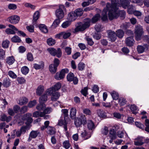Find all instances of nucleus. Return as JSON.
Wrapping results in <instances>:
<instances>
[{
  "label": "nucleus",
  "instance_id": "nucleus-1",
  "mask_svg": "<svg viewBox=\"0 0 149 149\" xmlns=\"http://www.w3.org/2000/svg\"><path fill=\"white\" fill-rule=\"evenodd\" d=\"M117 7L114 4L111 5L109 3H107L106 8H104L102 12L101 19L103 21H106L108 20L107 12L109 11L108 14L109 19L111 20L114 19H116L118 17L117 12Z\"/></svg>",
  "mask_w": 149,
  "mask_h": 149
},
{
  "label": "nucleus",
  "instance_id": "nucleus-2",
  "mask_svg": "<svg viewBox=\"0 0 149 149\" xmlns=\"http://www.w3.org/2000/svg\"><path fill=\"white\" fill-rule=\"evenodd\" d=\"M87 21L82 23L78 22L76 24V27L73 32L76 33L79 31H82L85 30L87 28L89 27L90 25L91 20L88 18H86Z\"/></svg>",
  "mask_w": 149,
  "mask_h": 149
},
{
  "label": "nucleus",
  "instance_id": "nucleus-3",
  "mask_svg": "<svg viewBox=\"0 0 149 149\" xmlns=\"http://www.w3.org/2000/svg\"><path fill=\"white\" fill-rule=\"evenodd\" d=\"M86 120L85 116L83 114L80 115V117L76 118L74 120V123L76 126L80 127L82 124L85 125L86 123Z\"/></svg>",
  "mask_w": 149,
  "mask_h": 149
},
{
  "label": "nucleus",
  "instance_id": "nucleus-4",
  "mask_svg": "<svg viewBox=\"0 0 149 149\" xmlns=\"http://www.w3.org/2000/svg\"><path fill=\"white\" fill-rule=\"evenodd\" d=\"M134 30L135 39L137 41L140 40L143 33V29L142 26L139 25L136 26Z\"/></svg>",
  "mask_w": 149,
  "mask_h": 149
},
{
  "label": "nucleus",
  "instance_id": "nucleus-5",
  "mask_svg": "<svg viewBox=\"0 0 149 149\" xmlns=\"http://www.w3.org/2000/svg\"><path fill=\"white\" fill-rule=\"evenodd\" d=\"M47 51L52 56H56L59 58L62 56V52L60 48H58L57 49L53 48H49L47 49Z\"/></svg>",
  "mask_w": 149,
  "mask_h": 149
},
{
  "label": "nucleus",
  "instance_id": "nucleus-6",
  "mask_svg": "<svg viewBox=\"0 0 149 149\" xmlns=\"http://www.w3.org/2000/svg\"><path fill=\"white\" fill-rule=\"evenodd\" d=\"M69 72L67 68L62 69L59 73L57 72L54 76L55 78L57 80L63 79L65 76V74Z\"/></svg>",
  "mask_w": 149,
  "mask_h": 149
},
{
  "label": "nucleus",
  "instance_id": "nucleus-7",
  "mask_svg": "<svg viewBox=\"0 0 149 149\" xmlns=\"http://www.w3.org/2000/svg\"><path fill=\"white\" fill-rule=\"evenodd\" d=\"M68 121L67 120H64L63 117H61L59 120L58 123V125L60 126H63L64 130L66 131V134L68 133V132L67 131L68 130L67 124L68 123Z\"/></svg>",
  "mask_w": 149,
  "mask_h": 149
},
{
  "label": "nucleus",
  "instance_id": "nucleus-8",
  "mask_svg": "<svg viewBox=\"0 0 149 149\" xmlns=\"http://www.w3.org/2000/svg\"><path fill=\"white\" fill-rule=\"evenodd\" d=\"M67 80L70 82L73 81V84L76 85L78 84V79L76 77H75L73 73L70 72L67 76Z\"/></svg>",
  "mask_w": 149,
  "mask_h": 149
},
{
  "label": "nucleus",
  "instance_id": "nucleus-9",
  "mask_svg": "<svg viewBox=\"0 0 149 149\" xmlns=\"http://www.w3.org/2000/svg\"><path fill=\"white\" fill-rule=\"evenodd\" d=\"M145 140V139L143 137H138L134 141V144L136 146H141L145 142L148 143L149 142V139H146V141Z\"/></svg>",
  "mask_w": 149,
  "mask_h": 149
},
{
  "label": "nucleus",
  "instance_id": "nucleus-10",
  "mask_svg": "<svg viewBox=\"0 0 149 149\" xmlns=\"http://www.w3.org/2000/svg\"><path fill=\"white\" fill-rule=\"evenodd\" d=\"M8 26L10 28H7L5 30V32L7 34H15V31H18V29L13 25L9 24Z\"/></svg>",
  "mask_w": 149,
  "mask_h": 149
},
{
  "label": "nucleus",
  "instance_id": "nucleus-11",
  "mask_svg": "<svg viewBox=\"0 0 149 149\" xmlns=\"http://www.w3.org/2000/svg\"><path fill=\"white\" fill-rule=\"evenodd\" d=\"M20 18L17 15H12L8 18V20L13 24H16L18 23L19 21Z\"/></svg>",
  "mask_w": 149,
  "mask_h": 149
},
{
  "label": "nucleus",
  "instance_id": "nucleus-12",
  "mask_svg": "<svg viewBox=\"0 0 149 149\" xmlns=\"http://www.w3.org/2000/svg\"><path fill=\"white\" fill-rule=\"evenodd\" d=\"M148 46L147 44H144L143 46L138 45L137 47V50L139 53H142L148 51Z\"/></svg>",
  "mask_w": 149,
  "mask_h": 149
},
{
  "label": "nucleus",
  "instance_id": "nucleus-13",
  "mask_svg": "<svg viewBox=\"0 0 149 149\" xmlns=\"http://www.w3.org/2000/svg\"><path fill=\"white\" fill-rule=\"evenodd\" d=\"M111 4V5H113V6L114 5V4H115L117 7V10L118 9V6H119V5L121 4L122 6L124 8H126L128 5L127 3L124 1H121V0H117V1H116V2H115L113 3H112ZM117 12L118 11H117Z\"/></svg>",
  "mask_w": 149,
  "mask_h": 149
},
{
  "label": "nucleus",
  "instance_id": "nucleus-14",
  "mask_svg": "<svg viewBox=\"0 0 149 149\" xmlns=\"http://www.w3.org/2000/svg\"><path fill=\"white\" fill-rule=\"evenodd\" d=\"M108 37L110 41L114 42L117 38L116 33L114 31L110 30L108 33Z\"/></svg>",
  "mask_w": 149,
  "mask_h": 149
},
{
  "label": "nucleus",
  "instance_id": "nucleus-15",
  "mask_svg": "<svg viewBox=\"0 0 149 149\" xmlns=\"http://www.w3.org/2000/svg\"><path fill=\"white\" fill-rule=\"evenodd\" d=\"M40 133L39 131H32L29 134L28 141H30L32 139L36 138Z\"/></svg>",
  "mask_w": 149,
  "mask_h": 149
},
{
  "label": "nucleus",
  "instance_id": "nucleus-16",
  "mask_svg": "<svg viewBox=\"0 0 149 149\" xmlns=\"http://www.w3.org/2000/svg\"><path fill=\"white\" fill-rule=\"evenodd\" d=\"M134 41L132 36L127 37L125 40V43L126 45L129 47L133 46L134 44Z\"/></svg>",
  "mask_w": 149,
  "mask_h": 149
},
{
  "label": "nucleus",
  "instance_id": "nucleus-17",
  "mask_svg": "<svg viewBox=\"0 0 149 149\" xmlns=\"http://www.w3.org/2000/svg\"><path fill=\"white\" fill-rule=\"evenodd\" d=\"M12 119V118L10 116H7L6 115L3 113L1 116L0 120L2 121H6L7 122H10Z\"/></svg>",
  "mask_w": 149,
  "mask_h": 149
},
{
  "label": "nucleus",
  "instance_id": "nucleus-18",
  "mask_svg": "<svg viewBox=\"0 0 149 149\" xmlns=\"http://www.w3.org/2000/svg\"><path fill=\"white\" fill-rule=\"evenodd\" d=\"M74 12H72L68 15V19L71 22L74 21L77 18Z\"/></svg>",
  "mask_w": 149,
  "mask_h": 149
},
{
  "label": "nucleus",
  "instance_id": "nucleus-19",
  "mask_svg": "<svg viewBox=\"0 0 149 149\" xmlns=\"http://www.w3.org/2000/svg\"><path fill=\"white\" fill-rule=\"evenodd\" d=\"M15 61L14 57L13 56L7 57L6 59V62L9 65H11L14 63Z\"/></svg>",
  "mask_w": 149,
  "mask_h": 149
},
{
  "label": "nucleus",
  "instance_id": "nucleus-20",
  "mask_svg": "<svg viewBox=\"0 0 149 149\" xmlns=\"http://www.w3.org/2000/svg\"><path fill=\"white\" fill-rule=\"evenodd\" d=\"M32 114L31 113H28L24 116V119L26 120L28 123H31L33 121L32 118L31 117Z\"/></svg>",
  "mask_w": 149,
  "mask_h": 149
},
{
  "label": "nucleus",
  "instance_id": "nucleus-21",
  "mask_svg": "<svg viewBox=\"0 0 149 149\" xmlns=\"http://www.w3.org/2000/svg\"><path fill=\"white\" fill-rule=\"evenodd\" d=\"M77 113V110L75 108L72 107L70 109V116L72 119H74L76 116Z\"/></svg>",
  "mask_w": 149,
  "mask_h": 149
},
{
  "label": "nucleus",
  "instance_id": "nucleus-22",
  "mask_svg": "<svg viewBox=\"0 0 149 149\" xmlns=\"http://www.w3.org/2000/svg\"><path fill=\"white\" fill-rule=\"evenodd\" d=\"M44 66V62L41 61L39 64L35 63L33 64V67L36 70H38L43 68Z\"/></svg>",
  "mask_w": 149,
  "mask_h": 149
},
{
  "label": "nucleus",
  "instance_id": "nucleus-23",
  "mask_svg": "<svg viewBox=\"0 0 149 149\" xmlns=\"http://www.w3.org/2000/svg\"><path fill=\"white\" fill-rule=\"evenodd\" d=\"M40 31L44 33H46L48 32L47 26L44 24H40L38 26Z\"/></svg>",
  "mask_w": 149,
  "mask_h": 149
},
{
  "label": "nucleus",
  "instance_id": "nucleus-24",
  "mask_svg": "<svg viewBox=\"0 0 149 149\" xmlns=\"http://www.w3.org/2000/svg\"><path fill=\"white\" fill-rule=\"evenodd\" d=\"M46 107L45 104L43 103H40L36 107V109L38 111L44 110Z\"/></svg>",
  "mask_w": 149,
  "mask_h": 149
},
{
  "label": "nucleus",
  "instance_id": "nucleus-25",
  "mask_svg": "<svg viewBox=\"0 0 149 149\" xmlns=\"http://www.w3.org/2000/svg\"><path fill=\"white\" fill-rule=\"evenodd\" d=\"M60 96V94L58 92H55L51 97V100L53 101H56Z\"/></svg>",
  "mask_w": 149,
  "mask_h": 149
},
{
  "label": "nucleus",
  "instance_id": "nucleus-26",
  "mask_svg": "<svg viewBox=\"0 0 149 149\" xmlns=\"http://www.w3.org/2000/svg\"><path fill=\"white\" fill-rule=\"evenodd\" d=\"M81 136L82 137L84 138V140H86L91 137V134H88L85 130H84L81 133Z\"/></svg>",
  "mask_w": 149,
  "mask_h": 149
},
{
  "label": "nucleus",
  "instance_id": "nucleus-27",
  "mask_svg": "<svg viewBox=\"0 0 149 149\" xmlns=\"http://www.w3.org/2000/svg\"><path fill=\"white\" fill-rule=\"evenodd\" d=\"M60 10L57 9L56 12V15L58 18L61 19L63 17L64 13L63 10Z\"/></svg>",
  "mask_w": 149,
  "mask_h": 149
},
{
  "label": "nucleus",
  "instance_id": "nucleus-28",
  "mask_svg": "<svg viewBox=\"0 0 149 149\" xmlns=\"http://www.w3.org/2000/svg\"><path fill=\"white\" fill-rule=\"evenodd\" d=\"M87 127L88 129L90 130H92L95 128V124L91 120L88 121Z\"/></svg>",
  "mask_w": 149,
  "mask_h": 149
},
{
  "label": "nucleus",
  "instance_id": "nucleus-29",
  "mask_svg": "<svg viewBox=\"0 0 149 149\" xmlns=\"http://www.w3.org/2000/svg\"><path fill=\"white\" fill-rule=\"evenodd\" d=\"M52 111V109L50 107H47L45 109L44 111L41 113V116H44L46 114H49Z\"/></svg>",
  "mask_w": 149,
  "mask_h": 149
},
{
  "label": "nucleus",
  "instance_id": "nucleus-30",
  "mask_svg": "<svg viewBox=\"0 0 149 149\" xmlns=\"http://www.w3.org/2000/svg\"><path fill=\"white\" fill-rule=\"evenodd\" d=\"M74 12L75 13V15L77 17L81 16L83 13V9L80 8L76 9Z\"/></svg>",
  "mask_w": 149,
  "mask_h": 149
},
{
  "label": "nucleus",
  "instance_id": "nucleus-31",
  "mask_svg": "<svg viewBox=\"0 0 149 149\" xmlns=\"http://www.w3.org/2000/svg\"><path fill=\"white\" fill-rule=\"evenodd\" d=\"M10 83L9 79L6 78L3 79L2 84L4 87L7 88L10 85Z\"/></svg>",
  "mask_w": 149,
  "mask_h": 149
},
{
  "label": "nucleus",
  "instance_id": "nucleus-32",
  "mask_svg": "<svg viewBox=\"0 0 149 149\" xmlns=\"http://www.w3.org/2000/svg\"><path fill=\"white\" fill-rule=\"evenodd\" d=\"M47 95L46 94H44L41 96L39 99V102L40 103H44L47 100Z\"/></svg>",
  "mask_w": 149,
  "mask_h": 149
},
{
  "label": "nucleus",
  "instance_id": "nucleus-33",
  "mask_svg": "<svg viewBox=\"0 0 149 149\" xmlns=\"http://www.w3.org/2000/svg\"><path fill=\"white\" fill-rule=\"evenodd\" d=\"M47 133L50 135H53L56 133L55 128L49 126L47 128Z\"/></svg>",
  "mask_w": 149,
  "mask_h": 149
},
{
  "label": "nucleus",
  "instance_id": "nucleus-34",
  "mask_svg": "<svg viewBox=\"0 0 149 149\" xmlns=\"http://www.w3.org/2000/svg\"><path fill=\"white\" fill-rule=\"evenodd\" d=\"M49 70L52 73L54 74L57 71V68L55 67L52 64L49 65Z\"/></svg>",
  "mask_w": 149,
  "mask_h": 149
},
{
  "label": "nucleus",
  "instance_id": "nucleus-35",
  "mask_svg": "<svg viewBox=\"0 0 149 149\" xmlns=\"http://www.w3.org/2000/svg\"><path fill=\"white\" fill-rule=\"evenodd\" d=\"M44 90V87L42 86H39L37 89L36 94L37 95H40Z\"/></svg>",
  "mask_w": 149,
  "mask_h": 149
},
{
  "label": "nucleus",
  "instance_id": "nucleus-36",
  "mask_svg": "<svg viewBox=\"0 0 149 149\" xmlns=\"http://www.w3.org/2000/svg\"><path fill=\"white\" fill-rule=\"evenodd\" d=\"M97 113L98 116L101 118H104L106 117L105 112L100 109L97 110Z\"/></svg>",
  "mask_w": 149,
  "mask_h": 149
},
{
  "label": "nucleus",
  "instance_id": "nucleus-37",
  "mask_svg": "<svg viewBox=\"0 0 149 149\" xmlns=\"http://www.w3.org/2000/svg\"><path fill=\"white\" fill-rule=\"evenodd\" d=\"M10 42L7 40L3 41L1 44L2 47L4 49L7 48L9 46Z\"/></svg>",
  "mask_w": 149,
  "mask_h": 149
},
{
  "label": "nucleus",
  "instance_id": "nucleus-38",
  "mask_svg": "<svg viewBox=\"0 0 149 149\" xmlns=\"http://www.w3.org/2000/svg\"><path fill=\"white\" fill-rule=\"evenodd\" d=\"M28 101V99L25 97H22L19 100V104L20 105H23L24 104H26Z\"/></svg>",
  "mask_w": 149,
  "mask_h": 149
},
{
  "label": "nucleus",
  "instance_id": "nucleus-39",
  "mask_svg": "<svg viewBox=\"0 0 149 149\" xmlns=\"http://www.w3.org/2000/svg\"><path fill=\"white\" fill-rule=\"evenodd\" d=\"M111 94L114 100H116L119 97V95L118 93L113 91L111 93Z\"/></svg>",
  "mask_w": 149,
  "mask_h": 149
},
{
  "label": "nucleus",
  "instance_id": "nucleus-40",
  "mask_svg": "<svg viewBox=\"0 0 149 149\" xmlns=\"http://www.w3.org/2000/svg\"><path fill=\"white\" fill-rule=\"evenodd\" d=\"M11 41L14 42H20L21 41L20 38L17 36L15 35L11 38Z\"/></svg>",
  "mask_w": 149,
  "mask_h": 149
},
{
  "label": "nucleus",
  "instance_id": "nucleus-41",
  "mask_svg": "<svg viewBox=\"0 0 149 149\" xmlns=\"http://www.w3.org/2000/svg\"><path fill=\"white\" fill-rule=\"evenodd\" d=\"M116 32V37L117 36L120 38H121L123 36L124 33L122 30L119 29Z\"/></svg>",
  "mask_w": 149,
  "mask_h": 149
},
{
  "label": "nucleus",
  "instance_id": "nucleus-42",
  "mask_svg": "<svg viewBox=\"0 0 149 149\" xmlns=\"http://www.w3.org/2000/svg\"><path fill=\"white\" fill-rule=\"evenodd\" d=\"M40 16V12L38 11H36L33 15V21L35 22H36L39 19Z\"/></svg>",
  "mask_w": 149,
  "mask_h": 149
},
{
  "label": "nucleus",
  "instance_id": "nucleus-43",
  "mask_svg": "<svg viewBox=\"0 0 149 149\" xmlns=\"http://www.w3.org/2000/svg\"><path fill=\"white\" fill-rule=\"evenodd\" d=\"M109 137L111 139H115L116 137V132L113 130H111L109 131Z\"/></svg>",
  "mask_w": 149,
  "mask_h": 149
},
{
  "label": "nucleus",
  "instance_id": "nucleus-44",
  "mask_svg": "<svg viewBox=\"0 0 149 149\" xmlns=\"http://www.w3.org/2000/svg\"><path fill=\"white\" fill-rule=\"evenodd\" d=\"M21 71L23 74L26 75L28 73L29 69L26 66H23L21 68Z\"/></svg>",
  "mask_w": 149,
  "mask_h": 149
},
{
  "label": "nucleus",
  "instance_id": "nucleus-45",
  "mask_svg": "<svg viewBox=\"0 0 149 149\" xmlns=\"http://www.w3.org/2000/svg\"><path fill=\"white\" fill-rule=\"evenodd\" d=\"M55 92H56L53 87H52L48 89L47 91V93L49 95H52Z\"/></svg>",
  "mask_w": 149,
  "mask_h": 149
},
{
  "label": "nucleus",
  "instance_id": "nucleus-46",
  "mask_svg": "<svg viewBox=\"0 0 149 149\" xmlns=\"http://www.w3.org/2000/svg\"><path fill=\"white\" fill-rule=\"evenodd\" d=\"M100 15L98 14L95 15L92 19L91 22L95 23L97 22L100 18Z\"/></svg>",
  "mask_w": 149,
  "mask_h": 149
},
{
  "label": "nucleus",
  "instance_id": "nucleus-47",
  "mask_svg": "<svg viewBox=\"0 0 149 149\" xmlns=\"http://www.w3.org/2000/svg\"><path fill=\"white\" fill-rule=\"evenodd\" d=\"M130 109L133 113L136 114L137 113V112L135 111L137 109V107L135 105H131L130 107Z\"/></svg>",
  "mask_w": 149,
  "mask_h": 149
},
{
  "label": "nucleus",
  "instance_id": "nucleus-48",
  "mask_svg": "<svg viewBox=\"0 0 149 149\" xmlns=\"http://www.w3.org/2000/svg\"><path fill=\"white\" fill-rule=\"evenodd\" d=\"M63 144V147L66 149L69 148L70 146L69 141L68 140L65 141H64Z\"/></svg>",
  "mask_w": 149,
  "mask_h": 149
},
{
  "label": "nucleus",
  "instance_id": "nucleus-49",
  "mask_svg": "<svg viewBox=\"0 0 149 149\" xmlns=\"http://www.w3.org/2000/svg\"><path fill=\"white\" fill-rule=\"evenodd\" d=\"M36 104V101L35 100H34L29 102L28 104V107L30 108H32Z\"/></svg>",
  "mask_w": 149,
  "mask_h": 149
},
{
  "label": "nucleus",
  "instance_id": "nucleus-50",
  "mask_svg": "<svg viewBox=\"0 0 149 149\" xmlns=\"http://www.w3.org/2000/svg\"><path fill=\"white\" fill-rule=\"evenodd\" d=\"M5 56V51L3 49H0V59H3Z\"/></svg>",
  "mask_w": 149,
  "mask_h": 149
},
{
  "label": "nucleus",
  "instance_id": "nucleus-51",
  "mask_svg": "<svg viewBox=\"0 0 149 149\" xmlns=\"http://www.w3.org/2000/svg\"><path fill=\"white\" fill-rule=\"evenodd\" d=\"M8 75L13 79H15L17 77V75L13 71L10 70L8 73Z\"/></svg>",
  "mask_w": 149,
  "mask_h": 149
},
{
  "label": "nucleus",
  "instance_id": "nucleus-52",
  "mask_svg": "<svg viewBox=\"0 0 149 149\" xmlns=\"http://www.w3.org/2000/svg\"><path fill=\"white\" fill-rule=\"evenodd\" d=\"M47 44L49 46L54 45L55 43V40L52 38H49L47 40Z\"/></svg>",
  "mask_w": 149,
  "mask_h": 149
},
{
  "label": "nucleus",
  "instance_id": "nucleus-53",
  "mask_svg": "<svg viewBox=\"0 0 149 149\" xmlns=\"http://www.w3.org/2000/svg\"><path fill=\"white\" fill-rule=\"evenodd\" d=\"M41 113L42 112H39V111H36L33 112V116L35 117H42L43 116H41Z\"/></svg>",
  "mask_w": 149,
  "mask_h": 149
},
{
  "label": "nucleus",
  "instance_id": "nucleus-54",
  "mask_svg": "<svg viewBox=\"0 0 149 149\" xmlns=\"http://www.w3.org/2000/svg\"><path fill=\"white\" fill-rule=\"evenodd\" d=\"M71 24V22L70 21H66L64 22L62 24L63 28H65L69 26Z\"/></svg>",
  "mask_w": 149,
  "mask_h": 149
},
{
  "label": "nucleus",
  "instance_id": "nucleus-55",
  "mask_svg": "<svg viewBox=\"0 0 149 149\" xmlns=\"http://www.w3.org/2000/svg\"><path fill=\"white\" fill-rule=\"evenodd\" d=\"M126 102V99L123 98H120L119 99V103L121 106L124 105Z\"/></svg>",
  "mask_w": 149,
  "mask_h": 149
},
{
  "label": "nucleus",
  "instance_id": "nucleus-56",
  "mask_svg": "<svg viewBox=\"0 0 149 149\" xmlns=\"http://www.w3.org/2000/svg\"><path fill=\"white\" fill-rule=\"evenodd\" d=\"M61 84L59 82H58L53 87L55 91H57L59 90L61 88Z\"/></svg>",
  "mask_w": 149,
  "mask_h": 149
},
{
  "label": "nucleus",
  "instance_id": "nucleus-57",
  "mask_svg": "<svg viewBox=\"0 0 149 149\" xmlns=\"http://www.w3.org/2000/svg\"><path fill=\"white\" fill-rule=\"evenodd\" d=\"M118 15H119H119L120 17L121 18V19H124L125 17V12L124 10H121L119 11H118Z\"/></svg>",
  "mask_w": 149,
  "mask_h": 149
},
{
  "label": "nucleus",
  "instance_id": "nucleus-58",
  "mask_svg": "<svg viewBox=\"0 0 149 149\" xmlns=\"http://www.w3.org/2000/svg\"><path fill=\"white\" fill-rule=\"evenodd\" d=\"M27 128L28 126L27 125L22 126L20 130L22 134H24L26 132Z\"/></svg>",
  "mask_w": 149,
  "mask_h": 149
},
{
  "label": "nucleus",
  "instance_id": "nucleus-59",
  "mask_svg": "<svg viewBox=\"0 0 149 149\" xmlns=\"http://www.w3.org/2000/svg\"><path fill=\"white\" fill-rule=\"evenodd\" d=\"M26 28L27 30L30 32L33 33L34 31V26L33 25L27 26Z\"/></svg>",
  "mask_w": 149,
  "mask_h": 149
},
{
  "label": "nucleus",
  "instance_id": "nucleus-60",
  "mask_svg": "<svg viewBox=\"0 0 149 149\" xmlns=\"http://www.w3.org/2000/svg\"><path fill=\"white\" fill-rule=\"evenodd\" d=\"M62 36L64 39L68 38L71 35L70 32H62Z\"/></svg>",
  "mask_w": 149,
  "mask_h": 149
},
{
  "label": "nucleus",
  "instance_id": "nucleus-61",
  "mask_svg": "<svg viewBox=\"0 0 149 149\" xmlns=\"http://www.w3.org/2000/svg\"><path fill=\"white\" fill-rule=\"evenodd\" d=\"M85 65L84 63L80 62L78 65V68L79 70H83L85 68Z\"/></svg>",
  "mask_w": 149,
  "mask_h": 149
},
{
  "label": "nucleus",
  "instance_id": "nucleus-62",
  "mask_svg": "<svg viewBox=\"0 0 149 149\" xmlns=\"http://www.w3.org/2000/svg\"><path fill=\"white\" fill-rule=\"evenodd\" d=\"M65 50L67 55H70L72 52V48L71 47H67L65 48Z\"/></svg>",
  "mask_w": 149,
  "mask_h": 149
},
{
  "label": "nucleus",
  "instance_id": "nucleus-63",
  "mask_svg": "<svg viewBox=\"0 0 149 149\" xmlns=\"http://www.w3.org/2000/svg\"><path fill=\"white\" fill-rule=\"evenodd\" d=\"M60 61L57 58H55L54 59L53 61V65H54L55 67H57L58 66L60 63Z\"/></svg>",
  "mask_w": 149,
  "mask_h": 149
},
{
  "label": "nucleus",
  "instance_id": "nucleus-64",
  "mask_svg": "<svg viewBox=\"0 0 149 149\" xmlns=\"http://www.w3.org/2000/svg\"><path fill=\"white\" fill-rule=\"evenodd\" d=\"M86 40L87 41L88 44L90 46H92L94 44V42L91 38L87 37L86 38Z\"/></svg>",
  "mask_w": 149,
  "mask_h": 149
}]
</instances>
